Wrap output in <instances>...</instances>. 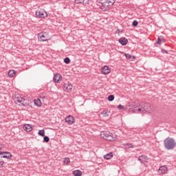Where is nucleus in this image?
<instances>
[{
	"label": "nucleus",
	"mask_w": 176,
	"mask_h": 176,
	"mask_svg": "<svg viewBox=\"0 0 176 176\" xmlns=\"http://www.w3.org/2000/svg\"><path fill=\"white\" fill-rule=\"evenodd\" d=\"M72 84L71 82H66L63 85V90L65 93H71L72 91Z\"/></svg>",
	"instance_id": "nucleus-8"
},
{
	"label": "nucleus",
	"mask_w": 176,
	"mask_h": 176,
	"mask_svg": "<svg viewBox=\"0 0 176 176\" xmlns=\"http://www.w3.org/2000/svg\"><path fill=\"white\" fill-rule=\"evenodd\" d=\"M73 175L74 176H81L82 175V171H80V170H75L73 172Z\"/></svg>",
	"instance_id": "nucleus-22"
},
{
	"label": "nucleus",
	"mask_w": 176,
	"mask_h": 176,
	"mask_svg": "<svg viewBox=\"0 0 176 176\" xmlns=\"http://www.w3.org/2000/svg\"><path fill=\"white\" fill-rule=\"evenodd\" d=\"M124 56L126 60H129V61H134V60H135V56L130 55L129 54H124Z\"/></svg>",
	"instance_id": "nucleus-20"
},
{
	"label": "nucleus",
	"mask_w": 176,
	"mask_h": 176,
	"mask_svg": "<svg viewBox=\"0 0 176 176\" xmlns=\"http://www.w3.org/2000/svg\"><path fill=\"white\" fill-rule=\"evenodd\" d=\"M61 79H63V76H61V74H56L54 76V82H56V83H58Z\"/></svg>",
	"instance_id": "nucleus-17"
},
{
	"label": "nucleus",
	"mask_w": 176,
	"mask_h": 176,
	"mask_svg": "<svg viewBox=\"0 0 176 176\" xmlns=\"http://www.w3.org/2000/svg\"><path fill=\"white\" fill-rule=\"evenodd\" d=\"M0 155L2 156L3 159H12V156L10 152L8 151H0Z\"/></svg>",
	"instance_id": "nucleus-9"
},
{
	"label": "nucleus",
	"mask_w": 176,
	"mask_h": 176,
	"mask_svg": "<svg viewBox=\"0 0 176 176\" xmlns=\"http://www.w3.org/2000/svg\"><path fill=\"white\" fill-rule=\"evenodd\" d=\"M118 109L120 111L122 109H124V106L122 105V104H119L118 106Z\"/></svg>",
	"instance_id": "nucleus-33"
},
{
	"label": "nucleus",
	"mask_w": 176,
	"mask_h": 176,
	"mask_svg": "<svg viewBox=\"0 0 176 176\" xmlns=\"http://www.w3.org/2000/svg\"><path fill=\"white\" fill-rule=\"evenodd\" d=\"M23 129L24 131H26V133H31L34 129V126L30 124H25L23 126Z\"/></svg>",
	"instance_id": "nucleus-11"
},
{
	"label": "nucleus",
	"mask_w": 176,
	"mask_h": 176,
	"mask_svg": "<svg viewBox=\"0 0 176 176\" xmlns=\"http://www.w3.org/2000/svg\"><path fill=\"white\" fill-rule=\"evenodd\" d=\"M132 25H133V27H137V25H138V21H133Z\"/></svg>",
	"instance_id": "nucleus-34"
},
{
	"label": "nucleus",
	"mask_w": 176,
	"mask_h": 176,
	"mask_svg": "<svg viewBox=\"0 0 176 176\" xmlns=\"http://www.w3.org/2000/svg\"><path fill=\"white\" fill-rule=\"evenodd\" d=\"M158 45H162V43H164V39H160V38H158V41L157 42Z\"/></svg>",
	"instance_id": "nucleus-30"
},
{
	"label": "nucleus",
	"mask_w": 176,
	"mask_h": 176,
	"mask_svg": "<svg viewBox=\"0 0 176 176\" xmlns=\"http://www.w3.org/2000/svg\"><path fill=\"white\" fill-rule=\"evenodd\" d=\"M65 122L67 124H74L75 123V118L72 116H68L65 118Z\"/></svg>",
	"instance_id": "nucleus-13"
},
{
	"label": "nucleus",
	"mask_w": 176,
	"mask_h": 176,
	"mask_svg": "<svg viewBox=\"0 0 176 176\" xmlns=\"http://www.w3.org/2000/svg\"><path fill=\"white\" fill-rule=\"evenodd\" d=\"M162 52H164V53H167V52L164 50H162Z\"/></svg>",
	"instance_id": "nucleus-36"
},
{
	"label": "nucleus",
	"mask_w": 176,
	"mask_h": 176,
	"mask_svg": "<svg viewBox=\"0 0 176 176\" xmlns=\"http://www.w3.org/2000/svg\"><path fill=\"white\" fill-rule=\"evenodd\" d=\"M164 146L166 148L170 150V149H174L175 148V140L174 139L170 138H167L165 139L164 141Z\"/></svg>",
	"instance_id": "nucleus-4"
},
{
	"label": "nucleus",
	"mask_w": 176,
	"mask_h": 176,
	"mask_svg": "<svg viewBox=\"0 0 176 176\" xmlns=\"http://www.w3.org/2000/svg\"><path fill=\"white\" fill-rule=\"evenodd\" d=\"M13 100L15 104H16V105H19V107H24L25 105L24 104V101H25V100L21 96V95L19 94H14Z\"/></svg>",
	"instance_id": "nucleus-5"
},
{
	"label": "nucleus",
	"mask_w": 176,
	"mask_h": 176,
	"mask_svg": "<svg viewBox=\"0 0 176 176\" xmlns=\"http://www.w3.org/2000/svg\"><path fill=\"white\" fill-rule=\"evenodd\" d=\"M8 74L10 78H16V75H17V72L14 69H11L8 71Z\"/></svg>",
	"instance_id": "nucleus-16"
},
{
	"label": "nucleus",
	"mask_w": 176,
	"mask_h": 176,
	"mask_svg": "<svg viewBox=\"0 0 176 176\" xmlns=\"http://www.w3.org/2000/svg\"><path fill=\"white\" fill-rule=\"evenodd\" d=\"M125 149H130V148H134V145L130 143L124 144Z\"/></svg>",
	"instance_id": "nucleus-25"
},
{
	"label": "nucleus",
	"mask_w": 176,
	"mask_h": 176,
	"mask_svg": "<svg viewBox=\"0 0 176 176\" xmlns=\"http://www.w3.org/2000/svg\"><path fill=\"white\" fill-rule=\"evenodd\" d=\"M38 40L40 42H46V41L50 40V36H49V34L47 32H41L38 34Z\"/></svg>",
	"instance_id": "nucleus-6"
},
{
	"label": "nucleus",
	"mask_w": 176,
	"mask_h": 176,
	"mask_svg": "<svg viewBox=\"0 0 176 176\" xmlns=\"http://www.w3.org/2000/svg\"><path fill=\"white\" fill-rule=\"evenodd\" d=\"M44 141L45 142H49V141H50V139L47 136H44Z\"/></svg>",
	"instance_id": "nucleus-32"
},
{
	"label": "nucleus",
	"mask_w": 176,
	"mask_h": 176,
	"mask_svg": "<svg viewBox=\"0 0 176 176\" xmlns=\"http://www.w3.org/2000/svg\"><path fill=\"white\" fill-rule=\"evenodd\" d=\"M103 118H108L109 116V111L108 110H104L103 112L101 113Z\"/></svg>",
	"instance_id": "nucleus-23"
},
{
	"label": "nucleus",
	"mask_w": 176,
	"mask_h": 176,
	"mask_svg": "<svg viewBox=\"0 0 176 176\" xmlns=\"http://www.w3.org/2000/svg\"><path fill=\"white\" fill-rule=\"evenodd\" d=\"M133 107H134L133 104H128L126 105L125 109L126 111H130V109H131V108H133Z\"/></svg>",
	"instance_id": "nucleus-26"
},
{
	"label": "nucleus",
	"mask_w": 176,
	"mask_h": 176,
	"mask_svg": "<svg viewBox=\"0 0 176 176\" xmlns=\"http://www.w3.org/2000/svg\"><path fill=\"white\" fill-rule=\"evenodd\" d=\"M138 111L140 113L149 115L153 112V107L149 103H144L141 108L138 109Z\"/></svg>",
	"instance_id": "nucleus-3"
},
{
	"label": "nucleus",
	"mask_w": 176,
	"mask_h": 176,
	"mask_svg": "<svg viewBox=\"0 0 176 176\" xmlns=\"http://www.w3.org/2000/svg\"><path fill=\"white\" fill-rule=\"evenodd\" d=\"M75 3L76 5H89L90 1L89 0H75Z\"/></svg>",
	"instance_id": "nucleus-14"
},
{
	"label": "nucleus",
	"mask_w": 176,
	"mask_h": 176,
	"mask_svg": "<svg viewBox=\"0 0 176 176\" xmlns=\"http://www.w3.org/2000/svg\"><path fill=\"white\" fill-rule=\"evenodd\" d=\"M103 157L104 159H105V160H110V159H112L113 157V153L112 152H110L109 153L103 155Z\"/></svg>",
	"instance_id": "nucleus-18"
},
{
	"label": "nucleus",
	"mask_w": 176,
	"mask_h": 176,
	"mask_svg": "<svg viewBox=\"0 0 176 176\" xmlns=\"http://www.w3.org/2000/svg\"><path fill=\"white\" fill-rule=\"evenodd\" d=\"M2 148H3V146H2V144H0V151H2Z\"/></svg>",
	"instance_id": "nucleus-35"
},
{
	"label": "nucleus",
	"mask_w": 176,
	"mask_h": 176,
	"mask_svg": "<svg viewBox=\"0 0 176 176\" xmlns=\"http://www.w3.org/2000/svg\"><path fill=\"white\" fill-rule=\"evenodd\" d=\"M99 3H101L100 9L103 12H108L113 6V3L116 0H98Z\"/></svg>",
	"instance_id": "nucleus-1"
},
{
	"label": "nucleus",
	"mask_w": 176,
	"mask_h": 176,
	"mask_svg": "<svg viewBox=\"0 0 176 176\" xmlns=\"http://www.w3.org/2000/svg\"><path fill=\"white\" fill-rule=\"evenodd\" d=\"M101 72L103 75H108L111 74V68L109 66L104 65L101 68Z\"/></svg>",
	"instance_id": "nucleus-10"
},
{
	"label": "nucleus",
	"mask_w": 176,
	"mask_h": 176,
	"mask_svg": "<svg viewBox=\"0 0 176 176\" xmlns=\"http://www.w3.org/2000/svg\"><path fill=\"white\" fill-rule=\"evenodd\" d=\"M34 102L36 107H38V108H40V107H42V101H41L40 99H34Z\"/></svg>",
	"instance_id": "nucleus-21"
},
{
	"label": "nucleus",
	"mask_w": 176,
	"mask_h": 176,
	"mask_svg": "<svg viewBox=\"0 0 176 176\" xmlns=\"http://www.w3.org/2000/svg\"><path fill=\"white\" fill-rule=\"evenodd\" d=\"M38 135H41V137H45V130H40L38 131Z\"/></svg>",
	"instance_id": "nucleus-28"
},
{
	"label": "nucleus",
	"mask_w": 176,
	"mask_h": 176,
	"mask_svg": "<svg viewBox=\"0 0 176 176\" xmlns=\"http://www.w3.org/2000/svg\"><path fill=\"white\" fill-rule=\"evenodd\" d=\"M115 100V96L113 95H110L108 96V101H113Z\"/></svg>",
	"instance_id": "nucleus-29"
},
{
	"label": "nucleus",
	"mask_w": 176,
	"mask_h": 176,
	"mask_svg": "<svg viewBox=\"0 0 176 176\" xmlns=\"http://www.w3.org/2000/svg\"><path fill=\"white\" fill-rule=\"evenodd\" d=\"M63 163L66 166H68V164H69L71 163V160L69 157H65L63 160Z\"/></svg>",
	"instance_id": "nucleus-24"
},
{
	"label": "nucleus",
	"mask_w": 176,
	"mask_h": 176,
	"mask_svg": "<svg viewBox=\"0 0 176 176\" xmlns=\"http://www.w3.org/2000/svg\"><path fill=\"white\" fill-rule=\"evenodd\" d=\"M168 168L166 165L162 166L158 170V173L162 175L167 174Z\"/></svg>",
	"instance_id": "nucleus-12"
},
{
	"label": "nucleus",
	"mask_w": 176,
	"mask_h": 176,
	"mask_svg": "<svg viewBox=\"0 0 176 176\" xmlns=\"http://www.w3.org/2000/svg\"><path fill=\"white\" fill-rule=\"evenodd\" d=\"M64 63H65V64H69L71 63V60L69 59V58H65L64 59Z\"/></svg>",
	"instance_id": "nucleus-31"
},
{
	"label": "nucleus",
	"mask_w": 176,
	"mask_h": 176,
	"mask_svg": "<svg viewBox=\"0 0 176 176\" xmlns=\"http://www.w3.org/2000/svg\"><path fill=\"white\" fill-rule=\"evenodd\" d=\"M127 42H129V41L127 40V38L122 37L121 38L119 39V43L122 45V46H125V45H127Z\"/></svg>",
	"instance_id": "nucleus-19"
},
{
	"label": "nucleus",
	"mask_w": 176,
	"mask_h": 176,
	"mask_svg": "<svg viewBox=\"0 0 176 176\" xmlns=\"http://www.w3.org/2000/svg\"><path fill=\"white\" fill-rule=\"evenodd\" d=\"M100 137L107 141H116V140H118V135H116V133H112L108 131H101Z\"/></svg>",
	"instance_id": "nucleus-2"
},
{
	"label": "nucleus",
	"mask_w": 176,
	"mask_h": 176,
	"mask_svg": "<svg viewBox=\"0 0 176 176\" xmlns=\"http://www.w3.org/2000/svg\"><path fill=\"white\" fill-rule=\"evenodd\" d=\"M5 167V161L0 158V168H3Z\"/></svg>",
	"instance_id": "nucleus-27"
},
{
	"label": "nucleus",
	"mask_w": 176,
	"mask_h": 176,
	"mask_svg": "<svg viewBox=\"0 0 176 176\" xmlns=\"http://www.w3.org/2000/svg\"><path fill=\"white\" fill-rule=\"evenodd\" d=\"M47 16V12L43 9H39L36 11V16L37 19H46Z\"/></svg>",
	"instance_id": "nucleus-7"
},
{
	"label": "nucleus",
	"mask_w": 176,
	"mask_h": 176,
	"mask_svg": "<svg viewBox=\"0 0 176 176\" xmlns=\"http://www.w3.org/2000/svg\"><path fill=\"white\" fill-rule=\"evenodd\" d=\"M148 160H149V158L148 157V156L145 155H140L138 157V161L141 162V163H148Z\"/></svg>",
	"instance_id": "nucleus-15"
}]
</instances>
